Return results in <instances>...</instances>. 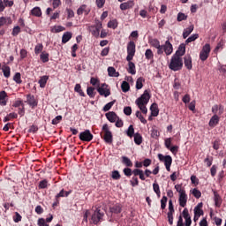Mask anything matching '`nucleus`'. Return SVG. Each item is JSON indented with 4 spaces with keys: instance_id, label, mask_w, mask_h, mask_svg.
Masks as SVG:
<instances>
[{
    "instance_id": "f257e3e1",
    "label": "nucleus",
    "mask_w": 226,
    "mask_h": 226,
    "mask_svg": "<svg viewBox=\"0 0 226 226\" xmlns=\"http://www.w3.org/2000/svg\"><path fill=\"white\" fill-rule=\"evenodd\" d=\"M151 95L149 94V92H147V90H145L143 94H141V96L139 97L135 102L136 105L139 107L143 114H147V108L146 107V104L149 103Z\"/></svg>"
},
{
    "instance_id": "f03ea898",
    "label": "nucleus",
    "mask_w": 226,
    "mask_h": 226,
    "mask_svg": "<svg viewBox=\"0 0 226 226\" xmlns=\"http://www.w3.org/2000/svg\"><path fill=\"white\" fill-rule=\"evenodd\" d=\"M169 68L173 72H179V70L183 68V58L181 56H177V55H173Z\"/></svg>"
},
{
    "instance_id": "7ed1b4c3",
    "label": "nucleus",
    "mask_w": 226,
    "mask_h": 226,
    "mask_svg": "<svg viewBox=\"0 0 226 226\" xmlns=\"http://www.w3.org/2000/svg\"><path fill=\"white\" fill-rule=\"evenodd\" d=\"M105 214L100 210V208H96L92 215L91 222L94 223V225H98L99 222H102L103 220V216Z\"/></svg>"
},
{
    "instance_id": "20e7f679",
    "label": "nucleus",
    "mask_w": 226,
    "mask_h": 226,
    "mask_svg": "<svg viewBox=\"0 0 226 226\" xmlns=\"http://www.w3.org/2000/svg\"><path fill=\"white\" fill-rule=\"evenodd\" d=\"M102 132L104 133V141L107 142V144H112V132L109 131V125L107 124L102 125Z\"/></svg>"
},
{
    "instance_id": "39448f33",
    "label": "nucleus",
    "mask_w": 226,
    "mask_h": 226,
    "mask_svg": "<svg viewBox=\"0 0 226 226\" xmlns=\"http://www.w3.org/2000/svg\"><path fill=\"white\" fill-rule=\"evenodd\" d=\"M162 54H166V56H170L172 52H174V48L172 46V43H170V41H166L163 45L161 46Z\"/></svg>"
},
{
    "instance_id": "423d86ee",
    "label": "nucleus",
    "mask_w": 226,
    "mask_h": 226,
    "mask_svg": "<svg viewBox=\"0 0 226 226\" xmlns=\"http://www.w3.org/2000/svg\"><path fill=\"white\" fill-rule=\"evenodd\" d=\"M211 52V45L208 43L205 44L200 53V59L201 61H206L209 57V53Z\"/></svg>"
},
{
    "instance_id": "0eeeda50",
    "label": "nucleus",
    "mask_w": 226,
    "mask_h": 226,
    "mask_svg": "<svg viewBox=\"0 0 226 226\" xmlns=\"http://www.w3.org/2000/svg\"><path fill=\"white\" fill-rule=\"evenodd\" d=\"M92 139L93 134L89 130H86L79 133V140H82L83 142H91Z\"/></svg>"
},
{
    "instance_id": "6e6552de",
    "label": "nucleus",
    "mask_w": 226,
    "mask_h": 226,
    "mask_svg": "<svg viewBox=\"0 0 226 226\" xmlns=\"http://www.w3.org/2000/svg\"><path fill=\"white\" fill-rule=\"evenodd\" d=\"M97 91L101 96H104L105 98L110 96V90L107 89V86L105 84H102L101 87H98Z\"/></svg>"
},
{
    "instance_id": "1a4fd4ad",
    "label": "nucleus",
    "mask_w": 226,
    "mask_h": 226,
    "mask_svg": "<svg viewBox=\"0 0 226 226\" xmlns=\"http://www.w3.org/2000/svg\"><path fill=\"white\" fill-rule=\"evenodd\" d=\"M186 53V44L182 43L179 45L177 50L173 56H177V57H183V55Z\"/></svg>"
},
{
    "instance_id": "9d476101",
    "label": "nucleus",
    "mask_w": 226,
    "mask_h": 226,
    "mask_svg": "<svg viewBox=\"0 0 226 226\" xmlns=\"http://www.w3.org/2000/svg\"><path fill=\"white\" fill-rule=\"evenodd\" d=\"M150 45L154 47V49H157L158 56H162V45H160V41H158V39H152L150 41Z\"/></svg>"
},
{
    "instance_id": "9b49d317",
    "label": "nucleus",
    "mask_w": 226,
    "mask_h": 226,
    "mask_svg": "<svg viewBox=\"0 0 226 226\" xmlns=\"http://www.w3.org/2000/svg\"><path fill=\"white\" fill-rule=\"evenodd\" d=\"M158 158L161 162H164V165H172V157L170 155L163 156V154H159Z\"/></svg>"
},
{
    "instance_id": "f8f14e48",
    "label": "nucleus",
    "mask_w": 226,
    "mask_h": 226,
    "mask_svg": "<svg viewBox=\"0 0 226 226\" xmlns=\"http://www.w3.org/2000/svg\"><path fill=\"white\" fill-rule=\"evenodd\" d=\"M89 11H91V9L87 7V5L83 4L77 10V15H89Z\"/></svg>"
},
{
    "instance_id": "ddd939ff",
    "label": "nucleus",
    "mask_w": 226,
    "mask_h": 226,
    "mask_svg": "<svg viewBox=\"0 0 226 226\" xmlns=\"http://www.w3.org/2000/svg\"><path fill=\"white\" fill-rule=\"evenodd\" d=\"M182 215L185 220V226L192 225V217L190 216V214L188 213V208H185L182 212Z\"/></svg>"
},
{
    "instance_id": "4468645a",
    "label": "nucleus",
    "mask_w": 226,
    "mask_h": 226,
    "mask_svg": "<svg viewBox=\"0 0 226 226\" xmlns=\"http://www.w3.org/2000/svg\"><path fill=\"white\" fill-rule=\"evenodd\" d=\"M178 200H179V206H181V207H185L186 206V202L188 201L186 192H182L181 194H179Z\"/></svg>"
},
{
    "instance_id": "2eb2a0df",
    "label": "nucleus",
    "mask_w": 226,
    "mask_h": 226,
    "mask_svg": "<svg viewBox=\"0 0 226 226\" xmlns=\"http://www.w3.org/2000/svg\"><path fill=\"white\" fill-rule=\"evenodd\" d=\"M105 116L109 123H116V121H117V115L114 111H109L106 113Z\"/></svg>"
},
{
    "instance_id": "dca6fc26",
    "label": "nucleus",
    "mask_w": 226,
    "mask_h": 226,
    "mask_svg": "<svg viewBox=\"0 0 226 226\" xmlns=\"http://www.w3.org/2000/svg\"><path fill=\"white\" fill-rule=\"evenodd\" d=\"M102 22H97L95 26V29L92 30L93 36L98 38L100 36V31L102 30Z\"/></svg>"
},
{
    "instance_id": "f3484780",
    "label": "nucleus",
    "mask_w": 226,
    "mask_h": 226,
    "mask_svg": "<svg viewBox=\"0 0 226 226\" xmlns=\"http://www.w3.org/2000/svg\"><path fill=\"white\" fill-rule=\"evenodd\" d=\"M184 63H185V68H187V70H192V56L190 55H186L184 57Z\"/></svg>"
},
{
    "instance_id": "a211bd4d",
    "label": "nucleus",
    "mask_w": 226,
    "mask_h": 226,
    "mask_svg": "<svg viewBox=\"0 0 226 226\" xmlns=\"http://www.w3.org/2000/svg\"><path fill=\"white\" fill-rule=\"evenodd\" d=\"M151 116L154 117H157L158 114H160V109H158V104L153 103L150 107Z\"/></svg>"
},
{
    "instance_id": "6ab92c4d",
    "label": "nucleus",
    "mask_w": 226,
    "mask_h": 226,
    "mask_svg": "<svg viewBox=\"0 0 226 226\" xmlns=\"http://www.w3.org/2000/svg\"><path fill=\"white\" fill-rule=\"evenodd\" d=\"M26 103L32 108L38 106V102H36V99L33 95H27Z\"/></svg>"
},
{
    "instance_id": "aec40b11",
    "label": "nucleus",
    "mask_w": 226,
    "mask_h": 226,
    "mask_svg": "<svg viewBox=\"0 0 226 226\" xmlns=\"http://www.w3.org/2000/svg\"><path fill=\"white\" fill-rule=\"evenodd\" d=\"M133 1H128L125 3H123L120 4V10L124 11V10H130V8H133Z\"/></svg>"
},
{
    "instance_id": "412c9836",
    "label": "nucleus",
    "mask_w": 226,
    "mask_h": 226,
    "mask_svg": "<svg viewBox=\"0 0 226 226\" xmlns=\"http://www.w3.org/2000/svg\"><path fill=\"white\" fill-rule=\"evenodd\" d=\"M8 94H6V91L3 90L0 92V105L3 107L6 106V97Z\"/></svg>"
},
{
    "instance_id": "4be33fe9",
    "label": "nucleus",
    "mask_w": 226,
    "mask_h": 226,
    "mask_svg": "<svg viewBox=\"0 0 226 226\" xmlns=\"http://www.w3.org/2000/svg\"><path fill=\"white\" fill-rule=\"evenodd\" d=\"M127 54L135 55V42L133 41H129L127 44Z\"/></svg>"
},
{
    "instance_id": "5701e85b",
    "label": "nucleus",
    "mask_w": 226,
    "mask_h": 226,
    "mask_svg": "<svg viewBox=\"0 0 226 226\" xmlns=\"http://www.w3.org/2000/svg\"><path fill=\"white\" fill-rule=\"evenodd\" d=\"M194 26L193 25L189 26V27L185 28L183 32V38L184 40H186L189 34H192L193 32Z\"/></svg>"
},
{
    "instance_id": "b1692460",
    "label": "nucleus",
    "mask_w": 226,
    "mask_h": 226,
    "mask_svg": "<svg viewBox=\"0 0 226 226\" xmlns=\"http://www.w3.org/2000/svg\"><path fill=\"white\" fill-rule=\"evenodd\" d=\"M219 122L220 117H218V115H214L209 121V126L215 127Z\"/></svg>"
},
{
    "instance_id": "393cba45",
    "label": "nucleus",
    "mask_w": 226,
    "mask_h": 226,
    "mask_svg": "<svg viewBox=\"0 0 226 226\" xmlns=\"http://www.w3.org/2000/svg\"><path fill=\"white\" fill-rule=\"evenodd\" d=\"M128 73H131V75H135L137 73V70L135 69V64L133 62L128 63Z\"/></svg>"
},
{
    "instance_id": "a878e982",
    "label": "nucleus",
    "mask_w": 226,
    "mask_h": 226,
    "mask_svg": "<svg viewBox=\"0 0 226 226\" xmlns=\"http://www.w3.org/2000/svg\"><path fill=\"white\" fill-rule=\"evenodd\" d=\"M72 40V32H66L62 36V43H68Z\"/></svg>"
},
{
    "instance_id": "bb28decb",
    "label": "nucleus",
    "mask_w": 226,
    "mask_h": 226,
    "mask_svg": "<svg viewBox=\"0 0 226 226\" xmlns=\"http://www.w3.org/2000/svg\"><path fill=\"white\" fill-rule=\"evenodd\" d=\"M122 163L125 165V167H133V162L126 156H122Z\"/></svg>"
},
{
    "instance_id": "cd10ccee",
    "label": "nucleus",
    "mask_w": 226,
    "mask_h": 226,
    "mask_svg": "<svg viewBox=\"0 0 226 226\" xmlns=\"http://www.w3.org/2000/svg\"><path fill=\"white\" fill-rule=\"evenodd\" d=\"M108 73L109 77H119V72H116V68L114 67H109Z\"/></svg>"
},
{
    "instance_id": "c85d7f7f",
    "label": "nucleus",
    "mask_w": 226,
    "mask_h": 226,
    "mask_svg": "<svg viewBox=\"0 0 226 226\" xmlns=\"http://www.w3.org/2000/svg\"><path fill=\"white\" fill-rule=\"evenodd\" d=\"M31 14L34 15V17H41V9H40V7H34L32 9Z\"/></svg>"
},
{
    "instance_id": "c756f323",
    "label": "nucleus",
    "mask_w": 226,
    "mask_h": 226,
    "mask_svg": "<svg viewBox=\"0 0 226 226\" xmlns=\"http://www.w3.org/2000/svg\"><path fill=\"white\" fill-rule=\"evenodd\" d=\"M121 89L123 93H128V91H130V83H128V81H123L121 84Z\"/></svg>"
},
{
    "instance_id": "7c9ffc66",
    "label": "nucleus",
    "mask_w": 226,
    "mask_h": 226,
    "mask_svg": "<svg viewBox=\"0 0 226 226\" xmlns=\"http://www.w3.org/2000/svg\"><path fill=\"white\" fill-rule=\"evenodd\" d=\"M134 142L137 146H140L142 144V135H140V133L137 132L134 134Z\"/></svg>"
},
{
    "instance_id": "2f4dec72",
    "label": "nucleus",
    "mask_w": 226,
    "mask_h": 226,
    "mask_svg": "<svg viewBox=\"0 0 226 226\" xmlns=\"http://www.w3.org/2000/svg\"><path fill=\"white\" fill-rule=\"evenodd\" d=\"M144 82H145L144 78L142 77L139 78L136 81V89H142V87H144Z\"/></svg>"
},
{
    "instance_id": "473e14b6",
    "label": "nucleus",
    "mask_w": 226,
    "mask_h": 226,
    "mask_svg": "<svg viewBox=\"0 0 226 226\" xmlns=\"http://www.w3.org/2000/svg\"><path fill=\"white\" fill-rule=\"evenodd\" d=\"M47 80H49V76H42L39 79L40 87H45L47 86Z\"/></svg>"
},
{
    "instance_id": "72a5a7b5",
    "label": "nucleus",
    "mask_w": 226,
    "mask_h": 226,
    "mask_svg": "<svg viewBox=\"0 0 226 226\" xmlns=\"http://www.w3.org/2000/svg\"><path fill=\"white\" fill-rule=\"evenodd\" d=\"M74 91L76 93H79V96H86V94H84V91H82V87L80 86V84L75 85Z\"/></svg>"
},
{
    "instance_id": "f704fd0d",
    "label": "nucleus",
    "mask_w": 226,
    "mask_h": 226,
    "mask_svg": "<svg viewBox=\"0 0 226 226\" xmlns=\"http://www.w3.org/2000/svg\"><path fill=\"white\" fill-rule=\"evenodd\" d=\"M110 213H115V215H117L121 213V207L119 205H115L111 207H109Z\"/></svg>"
},
{
    "instance_id": "c9c22d12",
    "label": "nucleus",
    "mask_w": 226,
    "mask_h": 226,
    "mask_svg": "<svg viewBox=\"0 0 226 226\" xmlns=\"http://www.w3.org/2000/svg\"><path fill=\"white\" fill-rule=\"evenodd\" d=\"M6 22H8V24H11V18L1 17L0 18V27L4 26V24H6Z\"/></svg>"
},
{
    "instance_id": "e433bc0d",
    "label": "nucleus",
    "mask_w": 226,
    "mask_h": 226,
    "mask_svg": "<svg viewBox=\"0 0 226 226\" xmlns=\"http://www.w3.org/2000/svg\"><path fill=\"white\" fill-rule=\"evenodd\" d=\"M72 192H65L64 189H62L58 194L56 195V199H59V197H68Z\"/></svg>"
},
{
    "instance_id": "4c0bfd02",
    "label": "nucleus",
    "mask_w": 226,
    "mask_h": 226,
    "mask_svg": "<svg viewBox=\"0 0 226 226\" xmlns=\"http://www.w3.org/2000/svg\"><path fill=\"white\" fill-rule=\"evenodd\" d=\"M2 71L4 73V77H5V79H8L10 77V66H3Z\"/></svg>"
},
{
    "instance_id": "58836bf2",
    "label": "nucleus",
    "mask_w": 226,
    "mask_h": 226,
    "mask_svg": "<svg viewBox=\"0 0 226 226\" xmlns=\"http://www.w3.org/2000/svg\"><path fill=\"white\" fill-rule=\"evenodd\" d=\"M87 94L89 96V98H94V96H95L94 87H88L87 89Z\"/></svg>"
},
{
    "instance_id": "ea45409f",
    "label": "nucleus",
    "mask_w": 226,
    "mask_h": 226,
    "mask_svg": "<svg viewBox=\"0 0 226 226\" xmlns=\"http://www.w3.org/2000/svg\"><path fill=\"white\" fill-rule=\"evenodd\" d=\"M186 19H188V16L185 15V13L179 12L177 14V22H183V20H186Z\"/></svg>"
},
{
    "instance_id": "a19ab883",
    "label": "nucleus",
    "mask_w": 226,
    "mask_h": 226,
    "mask_svg": "<svg viewBox=\"0 0 226 226\" xmlns=\"http://www.w3.org/2000/svg\"><path fill=\"white\" fill-rule=\"evenodd\" d=\"M214 200L217 207H220V206H222V198L220 197V195L215 194Z\"/></svg>"
},
{
    "instance_id": "79ce46f5",
    "label": "nucleus",
    "mask_w": 226,
    "mask_h": 226,
    "mask_svg": "<svg viewBox=\"0 0 226 226\" xmlns=\"http://www.w3.org/2000/svg\"><path fill=\"white\" fill-rule=\"evenodd\" d=\"M126 133H127V136L131 138L135 135V129L133 128V125H130L128 127Z\"/></svg>"
},
{
    "instance_id": "37998d69",
    "label": "nucleus",
    "mask_w": 226,
    "mask_h": 226,
    "mask_svg": "<svg viewBox=\"0 0 226 226\" xmlns=\"http://www.w3.org/2000/svg\"><path fill=\"white\" fill-rule=\"evenodd\" d=\"M114 103H116V101H112V102L107 103V104L103 107L102 110H103L104 112H109V109H112V107L114 106Z\"/></svg>"
},
{
    "instance_id": "c03bdc74",
    "label": "nucleus",
    "mask_w": 226,
    "mask_h": 226,
    "mask_svg": "<svg viewBox=\"0 0 226 226\" xmlns=\"http://www.w3.org/2000/svg\"><path fill=\"white\" fill-rule=\"evenodd\" d=\"M108 27H109L110 29H116V27H117V20L113 19L108 22Z\"/></svg>"
},
{
    "instance_id": "a18cd8bd",
    "label": "nucleus",
    "mask_w": 226,
    "mask_h": 226,
    "mask_svg": "<svg viewBox=\"0 0 226 226\" xmlns=\"http://www.w3.org/2000/svg\"><path fill=\"white\" fill-rule=\"evenodd\" d=\"M192 193L195 199H200V197H202V192H200L197 188L192 189Z\"/></svg>"
},
{
    "instance_id": "49530a36",
    "label": "nucleus",
    "mask_w": 226,
    "mask_h": 226,
    "mask_svg": "<svg viewBox=\"0 0 226 226\" xmlns=\"http://www.w3.org/2000/svg\"><path fill=\"white\" fill-rule=\"evenodd\" d=\"M40 57L42 63H49V53L42 52Z\"/></svg>"
},
{
    "instance_id": "de8ad7c7",
    "label": "nucleus",
    "mask_w": 226,
    "mask_h": 226,
    "mask_svg": "<svg viewBox=\"0 0 226 226\" xmlns=\"http://www.w3.org/2000/svg\"><path fill=\"white\" fill-rule=\"evenodd\" d=\"M197 38H199V35L194 34L186 39L185 43H192V41H195Z\"/></svg>"
},
{
    "instance_id": "09e8293b",
    "label": "nucleus",
    "mask_w": 226,
    "mask_h": 226,
    "mask_svg": "<svg viewBox=\"0 0 226 226\" xmlns=\"http://www.w3.org/2000/svg\"><path fill=\"white\" fill-rule=\"evenodd\" d=\"M111 177L112 179H115L116 181H117V179H121V174H119L118 170H114L112 171Z\"/></svg>"
},
{
    "instance_id": "8fccbe9b",
    "label": "nucleus",
    "mask_w": 226,
    "mask_h": 226,
    "mask_svg": "<svg viewBox=\"0 0 226 226\" xmlns=\"http://www.w3.org/2000/svg\"><path fill=\"white\" fill-rule=\"evenodd\" d=\"M195 218H200L204 215V211L200 208H194Z\"/></svg>"
},
{
    "instance_id": "3c124183",
    "label": "nucleus",
    "mask_w": 226,
    "mask_h": 226,
    "mask_svg": "<svg viewBox=\"0 0 226 226\" xmlns=\"http://www.w3.org/2000/svg\"><path fill=\"white\" fill-rule=\"evenodd\" d=\"M167 196H163L161 200V209H165L167 207Z\"/></svg>"
},
{
    "instance_id": "603ef678",
    "label": "nucleus",
    "mask_w": 226,
    "mask_h": 226,
    "mask_svg": "<svg viewBox=\"0 0 226 226\" xmlns=\"http://www.w3.org/2000/svg\"><path fill=\"white\" fill-rule=\"evenodd\" d=\"M13 80L16 82V84H22V79H20V72H17L14 75Z\"/></svg>"
},
{
    "instance_id": "864d4df0",
    "label": "nucleus",
    "mask_w": 226,
    "mask_h": 226,
    "mask_svg": "<svg viewBox=\"0 0 226 226\" xmlns=\"http://www.w3.org/2000/svg\"><path fill=\"white\" fill-rule=\"evenodd\" d=\"M42 50H43V44H41V43L37 44L34 48L35 54H40V52H41Z\"/></svg>"
},
{
    "instance_id": "5fc2aeb1",
    "label": "nucleus",
    "mask_w": 226,
    "mask_h": 226,
    "mask_svg": "<svg viewBox=\"0 0 226 226\" xmlns=\"http://www.w3.org/2000/svg\"><path fill=\"white\" fill-rule=\"evenodd\" d=\"M151 137H152V139H157L158 137H160V132H158V130L152 129L151 130Z\"/></svg>"
},
{
    "instance_id": "6e6d98bb",
    "label": "nucleus",
    "mask_w": 226,
    "mask_h": 226,
    "mask_svg": "<svg viewBox=\"0 0 226 226\" xmlns=\"http://www.w3.org/2000/svg\"><path fill=\"white\" fill-rule=\"evenodd\" d=\"M63 31H64V26H54V28L52 29L53 33H61Z\"/></svg>"
},
{
    "instance_id": "4d7b16f0",
    "label": "nucleus",
    "mask_w": 226,
    "mask_h": 226,
    "mask_svg": "<svg viewBox=\"0 0 226 226\" xmlns=\"http://www.w3.org/2000/svg\"><path fill=\"white\" fill-rule=\"evenodd\" d=\"M153 50L151 49H147L146 52H145V56H146V59H153Z\"/></svg>"
},
{
    "instance_id": "13d9d810",
    "label": "nucleus",
    "mask_w": 226,
    "mask_h": 226,
    "mask_svg": "<svg viewBox=\"0 0 226 226\" xmlns=\"http://www.w3.org/2000/svg\"><path fill=\"white\" fill-rule=\"evenodd\" d=\"M130 183L132 186H139V178H137V177H132V178L130 180Z\"/></svg>"
},
{
    "instance_id": "bf43d9fd",
    "label": "nucleus",
    "mask_w": 226,
    "mask_h": 226,
    "mask_svg": "<svg viewBox=\"0 0 226 226\" xmlns=\"http://www.w3.org/2000/svg\"><path fill=\"white\" fill-rule=\"evenodd\" d=\"M47 186H49V182L47 181V179H44V180H41L40 183H39V188H47Z\"/></svg>"
},
{
    "instance_id": "052dcab7",
    "label": "nucleus",
    "mask_w": 226,
    "mask_h": 226,
    "mask_svg": "<svg viewBox=\"0 0 226 226\" xmlns=\"http://www.w3.org/2000/svg\"><path fill=\"white\" fill-rule=\"evenodd\" d=\"M13 220H14L15 223H19V222H22V215H20V214H19V212H16L15 217H13Z\"/></svg>"
},
{
    "instance_id": "680f3d73",
    "label": "nucleus",
    "mask_w": 226,
    "mask_h": 226,
    "mask_svg": "<svg viewBox=\"0 0 226 226\" xmlns=\"http://www.w3.org/2000/svg\"><path fill=\"white\" fill-rule=\"evenodd\" d=\"M19 33H20V26H17L12 29L11 34L12 36H19Z\"/></svg>"
},
{
    "instance_id": "e2e57ef3",
    "label": "nucleus",
    "mask_w": 226,
    "mask_h": 226,
    "mask_svg": "<svg viewBox=\"0 0 226 226\" xmlns=\"http://www.w3.org/2000/svg\"><path fill=\"white\" fill-rule=\"evenodd\" d=\"M124 114H125V116H132V107L130 106L124 107Z\"/></svg>"
},
{
    "instance_id": "0e129e2a",
    "label": "nucleus",
    "mask_w": 226,
    "mask_h": 226,
    "mask_svg": "<svg viewBox=\"0 0 226 226\" xmlns=\"http://www.w3.org/2000/svg\"><path fill=\"white\" fill-rule=\"evenodd\" d=\"M133 171H132V169L130 168H124V176H127V177H130V176H132Z\"/></svg>"
},
{
    "instance_id": "69168bd1",
    "label": "nucleus",
    "mask_w": 226,
    "mask_h": 226,
    "mask_svg": "<svg viewBox=\"0 0 226 226\" xmlns=\"http://www.w3.org/2000/svg\"><path fill=\"white\" fill-rule=\"evenodd\" d=\"M37 225H39V226H49V224H47V221H45V219H43V218H40L38 220Z\"/></svg>"
},
{
    "instance_id": "338daca9",
    "label": "nucleus",
    "mask_w": 226,
    "mask_h": 226,
    "mask_svg": "<svg viewBox=\"0 0 226 226\" xmlns=\"http://www.w3.org/2000/svg\"><path fill=\"white\" fill-rule=\"evenodd\" d=\"M53 8L56 10V8H58V6H61V0H51Z\"/></svg>"
},
{
    "instance_id": "774afa93",
    "label": "nucleus",
    "mask_w": 226,
    "mask_h": 226,
    "mask_svg": "<svg viewBox=\"0 0 226 226\" xmlns=\"http://www.w3.org/2000/svg\"><path fill=\"white\" fill-rule=\"evenodd\" d=\"M63 119L62 116H56L53 120H52V124H59V122Z\"/></svg>"
}]
</instances>
